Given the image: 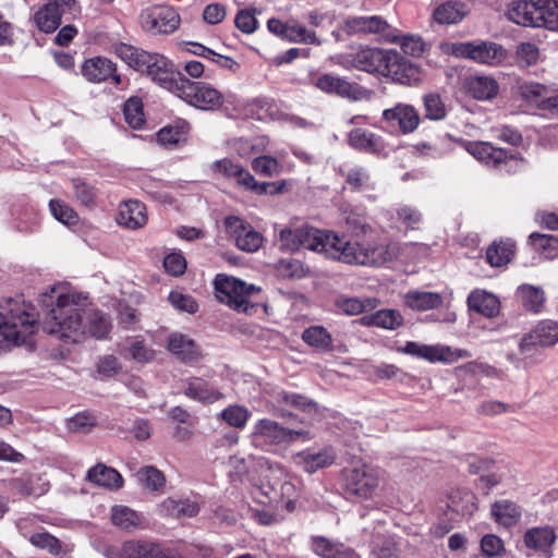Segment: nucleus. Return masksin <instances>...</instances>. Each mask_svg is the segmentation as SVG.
Segmentation results:
<instances>
[{
	"label": "nucleus",
	"mask_w": 558,
	"mask_h": 558,
	"mask_svg": "<svg viewBox=\"0 0 558 558\" xmlns=\"http://www.w3.org/2000/svg\"><path fill=\"white\" fill-rule=\"evenodd\" d=\"M515 64L520 69L536 65L541 61V51L536 44L531 41L520 43L514 52Z\"/></svg>",
	"instance_id": "3c124183"
},
{
	"label": "nucleus",
	"mask_w": 558,
	"mask_h": 558,
	"mask_svg": "<svg viewBox=\"0 0 558 558\" xmlns=\"http://www.w3.org/2000/svg\"><path fill=\"white\" fill-rule=\"evenodd\" d=\"M267 27L270 33L276 36L287 39L291 43L302 44H316L317 37L315 32L307 29L305 26L300 24L296 20H289L282 22L278 19H270L267 22Z\"/></svg>",
	"instance_id": "6ab92c4d"
},
{
	"label": "nucleus",
	"mask_w": 558,
	"mask_h": 558,
	"mask_svg": "<svg viewBox=\"0 0 558 558\" xmlns=\"http://www.w3.org/2000/svg\"><path fill=\"white\" fill-rule=\"evenodd\" d=\"M517 296L527 311L537 313L544 305V292L534 286L522 284L517 290Z\"/></svg>",
	"instance_id": "09e8293b"
},
{
	"label": "nucleus",
	"mask_w": 558,
	"mask_h": 558,
	"mask_svg": "<svg viewBox=\"0 0 558 558\" xmlns=\"http://www.w3.org/2000/svg\"><path fill=\"white\" fill-rule=\"evenodd\" d=\"M448 507L461 517H471L477 510L476 497L466 489L454 490L449 496Z\"/></svg>",
	"instance_id": "a19ab883"
},
{
	"label": "nucleus",
	"mask_w": 558,
	"mask_h": 558,
	"mask_svg": "<svg viewBox=\"0 0 558 558\" xmlns=\"http://www.w3.org/2000/svg\"><path fill=\"white\" fill-rule=\"evenodd\" d=\"M507 17L518 25L558 31V0H514Z\"/></svg>",
	"instance_id": "7ed1b4c3"
},
{
	"label": "nucleus",
	"mask_w": 558,
	"mask_h": 558,
	"mask_svg": "<svg viewBox=\"0 0 558 558\" xmlns=\"http://www.w3.org/2000/svg\"><path fill=\"white\" fill-rule=\"evenodd\" d=\"M219 417L229 426L242 429L251 417V412L243 405L232 404L222 410Z\"/></svg>",
	"instance_id": "5fc2aeb1"
},
{
	"label": "nucleus",
	"mask_w": 558,
	"mask_h": 558,
	"mask_svg": "<svg viewBox=\"0 0 558 558\" xmlns=\"http://www.w3.org/2000/svg\"><path fill=\"white\" fill-rule=\"evenodd\" d=\"M466 14L465 5L458 1H446L435 8L433 17L438 24H457Z\"/></svg>",
	"instance_id": "37998d69"
},
{
	"label": "nucleus",
	"mask_w": 558,
	"mask_h": 558,
	"mask_svg": "<svg viewBox=\"0 0 558 558\" xmlns=\"http://www.w3.org/2000/svg\"><path fill=\"white\" fill-rule=\"evenodd\" d=\"M295 463L307 473L331 465L336 460V453L331 448L318 452L302 451L294 457Z\"/></svg>",
	"instance_id": "7c9ffc66"
},
{
	"label": "nucleus",
	"mask_w": 558,
	"mask_h": 558,
	"mask_svg": "<svg viewBox=\"0 0 558 558\" xmlns=\"http://www.w3.org/2000/svg\"><path fill=\"white\" fill-rule=\"evenodd\" d=\"M388 40L398 44L407 54L420 56L424 51V43L417 36L390 34Z\"/></svg>",
	"instance_id": "e2e57ef3"
},
{
	"label": "nucleus",
	"mask_w": 558,
	"mask_h": 558,
	"mask_svg": "<svg viewBox=\"0 0 558 558\" xmlns=\"http://www.w3.org/2000/svg\"><path fill=\"white\" fill-rule=\"evenodd\" d=\"M124 117L128 124L133 129H141L145 123L143 105L138 98H130L124 104Z\"/></svg>",
	"instance_id": "0e129e2a"
},
{
	"label": "nucleus",
	"mask_w": 558,
	"mask_h": 558,
	"mask_svg": "<svg viewBox=\"0 0 558 558\" xmlns=\"http://www.w3.org/2000/svg\"><path fill=\"white\" fill-rule=\"evenodd\" d=\"M364 326H376L384 329H396L402 325L401 314L395 310H379L361 318Z\"/></svg>",
	"instance_id": "a18cd8bd"
},
{
	"label": "nucleus",
	"mask_w": 558,
	"mask_h": 558,
	"mask_svg": "<svg viewBox=\"0 0 558 558\" xmlns=\"http://www.w3.org/2000/svg\"><path fill=\"white\" fill-rule=\"evenodd\" d=\"M299 438L311 439V436L306 430L290 429L270 418L256 421L250 435L251 444L265 451H272L275 447Z\"/></svg>",
	"instance_id": "423d86ee"
},
{
	"label": "nucleus",
	"mask_w": 558,
	"mask_h": 558,
	"mask_svg": "<svg viewBox=\"0 0 558 558\" xmlns=\"http://www.w3.org/2000/svg\"><path fill=\"white\" fill-rule=\"evenodd\" d=\"M339 172L344 178V189H349L352 192L372 191L375 189V182L365 167L340 168Z\"/></svg>",
	"instance_id": "2f4dec72"
},
{
	"label": "nucleus",
	"mask_w": 558,
	"mask_h": 558,
	"mask_svg": "<svg viewBox=\"0 0 558 558\" xmlns=\"http://www.w3.org/2000/svg\"><path fill=\"white\" fill-rule=\"evenodd\" d=\"M302 340L310 347L316 348L324 352H331L333 350L332 336L323 326H310L304 329Z\"/></svg>",
	"instance_id": "49530a36"
},
{
	"label": "nucleus",
	"mask_w": 558,
	"mask_h": 558,
	"mask_svg": "<svg viewBox=\"0 0 558 558\" xmlns=\"http://www.w3.org/2000/svg\"><path fill=\"white\" fill-rule=\"evenodd\" d=\"M87 480L109 489H119L123 485L122 475L105 464H97L87 472Z\"/></svg>",
	"instance_id": "58836bf2"
},
{
	"label": "nucleus",
	"mask_w": 558,
	"mask_h": 558,
	"mask_svg": "<svg viewBox=\"0 0 558 558\" xmlns=\"http://www.w3.org/2000/svg\"><path fill=\"white\" fill-rule=\"evenodd\" d=\"M468 306L470 310L489 318L496 317L500 311L499 300L484 290L472 291L468 296Z\"/></svg>",
	"instance_id": "473e14b6"
},
{
	"label": "nucleus",
	"mask_w": 558,
	"mask_h": 558,
	"mask_svg": "<svg viewBox=\"0 0 558 558\" xmlns=\"http://www.w3.org/2000/svg\"><path fill=\"white\" fill-rule=\"evenodd\" d=\"M0 312V349L26 343L37 330L38 312L22 300H8Z\"/></svg>",
	"instance_id": "f03ea898"
},
{
	"label": "nucleus",
	"mask_w": 558,
	"mask_h": 558,
	"mask_svg": "<svg viewBox=\"0 0 558 558\" xmlns=\"http://www.w3.org/2000/svg\"><path fill=\"white\" fill-rule=\"evenodd\" d=\"M274 400L279 405L293 408L302 412L312 413L317 411L316 402L296 392H290L281 389L274 393Z\"/></svg>",
	"instance_id": "79ce46f5"
},
{
	"label": "nucleus",
	"mask_w": 558,
	"mask_h": 558,
	"mask_svg": "<svg viewBox=\"0 0 558 558\" xmlns=\"http://www.w3.org/2000/svg\"><path fill=\"white\" fill-rule=\"evenodd\" d=\"M439 49L442 54L469 59L489 66L502 64L509 56L508 50L500 44L487 40L466 43L445 41L439 45Z\"/></svg>",
	"instance_id": "20e7f679"
},
{
	"label": "nucleus",
	"mask_w": 558,
	"mask_h": 558,
	"mask_svg": "<svg viewBox=\"0 0 558 558\" xmlns=\"http://www.w3.org/2000/svg\"><path fill=\"white\" fill-rule=\"evenodd\" d=\"M117 221L120 226L131 230L144 227L147 222L145 205L138 201L123 202L119 206Z\"/></svg>",
	"instance_id": "bb28decb"
},
{
	"label": "nucleus",
	"mask_w": 558,
	"mask_h": 558,
	"mask_svg": "<svg viewBox=\"0 0 558 558\" xmlns=\"http://www.w3.org/2000/svg\"><path fill=\"white\" fill-rule=\"evenodd\" d=\"M380 123L390 132H399L403 135L412 134L421 123L418 110L410 104L397 102L381 113Z\"/></svg>",
	"instance_id": "9b49d317"
},
{
	"label": "nucleus",
	"mask_w": 558,
	"mask_h": 558,
	"mask_svg": "<svg viewBox=\"0 0 558 558\" xmlns=\"http://www.w3.org/2000/svg\"><path fill=\"white\" fill-rule=\"evenodd\" d=\"M342 29L348 35L381 34L387 39L391 33L387 21L378 15L349 17L344 21Z\"/></svg>",
	"instance_id": "412c9836"
},
{
	"label": "nucleus",
	"mask_w": 558,
	"mask_h": 558,
	"mask_svg": "<svg viewBox=\"0 0 558 558\" xmlns=\"http://www.w3.org/2000/svg\"><path fill=\"white\" fill-rule=\"evenodd\" d=\"M111 522L122 530H135L144 524V517L132 508L123 505H116L111 508Z\"/></svg>",
	"instance_id": "ea45409f"
},
{
	"label": "nucleus",
	"mask_w": 558,
	"mask_h": 558,
	"mask_svg": "<svg viewBox=\"0 0 558 558\" xmlns=\"http://www.w3.org/2000/svg\"><path fill=\"white\" fill-rule=\"evenodd\" d=\"M425 118L439 121L446 118L447 109L438 94H427L423 97Z\"/></svg>",
	"instance_id": "13d9d810"
},
{
	"label": "nucleus",
	"mask_w": 558,
	"mask_h": 558,
	"mask_svg": "<svg viewBox=\"0 0 558 558\" xmlns=\"http://www.w3.org/2000/svg\"><path fill=\"white\" fill-rule=\"evenodd\" d=\"M405 306L414 311H428L439 307L442 298L437 292L412 290L403 295Z\"/></svg>",
	"instance_id": "e433bc0d"
},
{
	"label": "nucleus",
	"mask_w": 558,
	"mask_h": 558,
	"mask_svg": "<svg viewBox=\"0 0 558 558\" xmlns=\"http://www.w3.org/2000/svg\"><path fill=\"white\" fill-rule=\"evenodd\" d=\"M203 500L201 497L193 498H166L158 505V512L162 517L173 519L194 518L198 514Z\"/></svg>",
	"instance_id": "4be33fe9"
},
{
	"label": "nucleus",
	"mask_w": 558,
	"mask_h": 558,
	"mask_svg": "<svg viewBox=\"0 0 558 558\" xmlns=\"http://www.w3.org/2000/svg\"><path fill=\"white\" fill-rule=\"evenodd\" d=\"M534 339L541 347H551L558 342V323L553 320L541 322L533 330Z\"/></svg>",
	"instance_id": "864d4df0"
},
{
	"label": "nucleus",
	"mask_w": 558,
	"mask_h": 558,
	"mask_svg": "<svg viewBox=\"0 0 558 558\" xmlns=\"http://www.w3.org/2000/svg\"><path fill=\"white\" fill-rule=\"evenodd\" d=\"M311 547L322 558H360L354 549L324 536L312 537Z\"/></svg>",
	"instance_id": "a878e982"
},
{
	"label": "nucleus",
	"mask_w": 558,
	"mask_h": 558,
	"mask_svg": "<svg viewBox=\"0 0 558 558\" xmlns=\"http://www.w3.org/2000/svg\"><path fill=\"white\" fill-rule=\"evenodd\" d=\"M216 298L239 313L254 310L252 296L260 292V288L246 284L244 281L226 275H218L214 281Z\"/></svg>",
	"instance_id": "39448f33"
},
{
	"label": "nucleus",
	"mask_w": 558,
	"mask_h": 558,
	"mask_svg": "<svg viewBox=\"0 0 558 558\" xmlns=\"http://www.w3.org/2000/svg\"><path fill=\"white\" fill-rule=\"evenodd\" d=\"M168 300L174 308L189 314H195L198 310V304L194 298L179 291L170 292Z\"/></svg>",
	"instance_id": "338daca9"
},
{
	"label": "nucleus",
	"mask_w": 558,
	"mask_h": 558,
	"mask_svg": "<svg viewBox=\"0 0 558 558\" xmlns=\"http://www.w3.org/2000/svg\"><path fill=\"white\" fill-rule=\"evenodd\" d=\"M337 307L347 315H359L367 307H375V300L357 298H339L336 301Z\"/></svg>",
	"instance_id": "bf43d9fd"
},
{
	"label": "nucleus",
	"mask_w": 558,
	"mask_h": 558,
	"mask_svg": "<svg viewBox=\"0 0 558 558\" xmlns=\"http://www.w3.org/2000/svg\"><path fill=\"white\" fill-rule=\"evenodd\" d=\"M553 89L535 82H523L518 86V94L529 106L549 110Z\"/></svg>",
	"instance_id": "b1692460"
},
{
	"label": "nucleus",
	"mask_w": 558,
	"mask_h": 558,
	"mask_svg": "<svg viewBox=\"0 0 558 558\" xmlns=\"http://www.w3.org/2000/svg\"><path fill=\"white\" fill-rule=\"evenodd\" d=\"M342 252V263L355 266L380 267L383 258L379 255V243H362L348 240Z\"/></svg>",
	"instance_id": "dca6fc26"
},
{
	"label": "nucleus",
	"mask_w": 558,
	"mask_h": 558,
	"mask_svg": "<svg viewBox=\"0 0 558 558\" xmlns=\"http://www.w3.org/2000/svg\"><path fill=\"white\" fill-rule=\"evenodd\" d=\"M402 352L430 363H452L459 359L471 357V353L468 350L452 349L441 344H422L414 341L407 342L402 348Z\"/></svg>",
	"instance_id": "f8f14e48"
},
{
	"label": "nucleus",
	"mask_w": 558,
	"mask_h": 558,
	"mask_svg": "<svg viewBox=\"0 0 558 558\" xmlns=\"http://www.w3.org/2000/svg\"><path fill=\"white\" fill-rule=\"evenodd\" d=\"M177 95L189 105L202 110H216L225 101L222 93L210 84L192 82L186 77L181 78Z\"/></svg>",
	"instance_id": "1a4fd4ad"
},
{
	"label": "nucleus",
	"mask_w": 558,
	"mask_h": 558,
	"mask_svg": "<svg viewBox=\"0 0 558 558\" xmlns=\"http://www.w3.org/2000/svg\"><path fill=\"white\" fill-rule=\"evenodd\" d=\"M469 94L477 100H490L499 92V84L493 76H471L466 81Z\"/></svg>",
	"instance_id": "c9c22d12"
},
{
	"label": "nucleus",
	"mask_w": 558,
	"mask_h": 558,
	"mask_svg": "<svg viewBox=\"0 0 558 558\" xmlns=\"http://www.w3.org/2000/svg\"><path fill=\"white\" fill-rule=\"evenodd\" d=\"M142 26L151 34L173 33L180 24V15L171 7L156 5L141 14Z\"/></svg>",
	"instance_id": "ddd939ff"
},
{
	"label": "nucleus",
	"mask_w": 558,
	"mask_h": 558,
	"mask_svg": "<svg viewBox=\"0 0 558 558\" xmlns=\"http://www.w3.org/2000/svg\"><path fill=\"white\" fill-rule=\"evenodd\" d=\"M252 169L258 175L271 178L280 174L281 165L276 158L264 155L253 159Z\"/></svg>",
	"instance_id": "680f3d73"
},
{
	"label": "nucleus",
	"mask_w": 558,
	"mask_h": 558,
	"mask_svg": "<svg viewBox=\"0 0 558 558\" xmlns=\"http://www.w3.org/2000/svg\"><path fill=\"white\" fill-rule=\"evenodd\" d=\"M135 475L140 484L151 492L161 489L166 484L162 472L151 465L141 468Z\"/></svg>",
	"instance_id": "603ef678"
},
{
	"label": "nucleus",
	"mask_w": 558,
	"mask_h": 558,
	"mask_svg": "<svg viewBox=\"0 0 558 558\" xmlns=\"http://www.w3.org/2000/svg\"><path fill=\"white\" fill-rule=\"evenodd\" d=\"M116 71V64L104 57L88 59L82 65L83 76L92 83H100L112 78V81L119 85L121 83V76L117 74Z\"/></svg>",
	"instance_id": "5701e85b"
},
{
	"label": "nucleus",
	"mask_w": 558,
	"mask_h": 558,
	"mask_svg": "<svg viewBox=\"0 0 558 558\" xmlns=\"http://www.w3.org/2000/svg\"><path fill=\"white\" fill-rule=\"evenodd\" d=\"M184 395L203 403H214L215 401L222 398L221 392L198 377L189 378L185 381Z\"/></svg>",
	"instance_id": "72a5a7b5"
},
{
	"label": "nucleus",
	"mask_w": 558,
	"mask_h": 558,
	"mask_svg": "<svg viewBox=\"0 0 558 558\" xmlns=\"http://www.w3.org/2000/svg\"><path fill=\"white\" fill-rule=\"evenodd\" d=\"M46 308L44 329L60 339L77 343L88 336L104 339L110 332L107 315L95 310H85L86 298L62 287H53L41 295Z\"/></svg>",
	"instance_id": "f257e3e1"
},
{
	"label": "nucleus",
	"mask_w": 558,
	"mask_h": 558,
	"mask_svg": "<svg viewBox=\"0 0 558 558\" xmlns=\"http://www.w3.org/2000/svg\"><path fill=\"white\" fill-rule=\"evenodd\" d=\"M464 147L474 158L488 166H498L508 159L505 149L494 147L487 142H466Z\"/></svg>",
	"instance_id": "c756f323"
},
{
	"label": "nucleus",
	"mask_w": 558,
	"mask_h": 558,
	"mask_svg": "<svg viewBox=\"0 0 558 558\" xmlns=\"http://www.w3.org/2000/svg\"><path fill=\"white\" fill-rule=\"evenodd\" d=\"M397 218L407 229L412 230L417 229L423 220L422 214L416 208L408 205L400 206L397 209Z\"/></svg>",
	"instance_id": "774afa93"
},
{
	"label": "nucleus",
	"mask_w": 558,
	"mask_h": 558,
	"mask_svg": "<svg viewBox=\"0 0 558 558\" xmlns=\"http://www.w3.org/2000/svg\"><path fill=\"white\" fill-rule=\"evenodd\" d=\"M125 551L131 558H183L171 550H165L160 546L148 542H130Z\"/></svg>",
	"instance_id": "4c0bfd02"
},
{
	"label": "nucleus",
	"mask_w": 558,
	"mask_h": 558,
	"mask_svg": "<svg viewBox=\"0 0 558 558\" xmlns=\"http://www.w3.org/2000/svg\"><path fill=\"white\" fill-rule=\"evenodd\" d=\"M529 240L533 248L546 259L558 257V236L534 232Z\"/></svg>",
	"instance_id": "8fccbe9b"
},
{
	"label": "nucleus",
	"mask_w": 558,
	"mask_h": 558,
	"mask_svg": "<svg viewBox=\"0 0 558 558\" xmlns=\"http://www.w3.org/2000/svg\"><path fill=\"white\" fill-rule=\"evenodd\" d=\"M557 536L550 526H537L529 529L523 536L524 545L546 557L551 556V545Z\"/></svg>",
	"instance_id": "393cba45"
},
{
	"label": "nucleus",
	"mask_w": 558,
	"mask_h": 558,
	"mask_svg": "<svg viewBox=\"0 0 558 558\" xmlns=\"http://www.w3.org/2000/svg\"><path fill=\"white\" fill-rule=\"evenodd\" d=\"M225 227L236 246L244 252H256L263 244L262 234L239 217H227Z\"/></svg>",
	"instance_id": "2eb2a0df"
},
{
	"label": "nucleus",
	"mask_w": 558,
	"mask_h": 558,
	"mask_svg": "<svg viewBox=\"0 0 558 558\" xmlns=\"http://www.w3.org/2000/svg\"><path fill=\"white\" fill-rule=\"evenodd\" d=\"M302 247L323 253L326 257L342 263V252L348 239L331 231L319 230L310 226H301Z\"/></svg>",
	"instance_id": "6e6552de"
},
{
	"label": "nucleus",
	"mask_w": 558,
	"mask_h": 558,
	"mask_svg": "<svg viewBox=\"0 0 558 558\" xmlns=\"http://www.w3.org/2000/svg\"><path fill=\"white\" fill-rule=\"evenodd\" d=\"M541 345L533 337L532 331L526 333L520 341L519 350L522 357L531 363H537L541 355Z\"/></svg>",
	"instance_id": "69168bd1"
},
{
	"label": "nucleus",
	"mask_w": 558,
	"mask_h": 558,
	"mask_svg": "<svg viewBox=\"0 0 558 558\" xmlns=\"http://www.w3.org/2000/svg\"><path fill=\"white\" fill-rule=\"evenodd\" d=\"M72 186V198L82 207L93 209L97 206L98 191L97 189L77 178L71 181Z\"/></svg>",
	"instance_id": "c03bdc74"
},
{
	"label": "nucleus",
	"mask_w": 558,
	"mask_h": 558,
	"mask_svg": "<svg viewBox=\"0 0 558 558\" xmlns=\"http://www.w3.org/2000/svg\"><path fill=\"white\" fill-rule=\"evenodd\" d=\"M390 49L364 47L350 57L352 68L367 73L383 75Z\"/></svg>",
	"instance_id": "aec40b11"
},
{
	"label": "nucleus",
	"mask_w": 558,
	"mask_h": 558,
	"mask_svg": "<svg viewBox=\"0 0 558 558\" xmlns=\"http://www.w3.org/2000/svg\"><path fill=\"white\" fill-rule=\"evenodd\" d=\"M490 515L496 523L510 529L520 522L522 508L512 500L501 499L492 505Z\"/></svg>",
	"instance_id": "cd10ccee"
},
{
	"label": "nucleus",
	"mask_w": 558,
	"mask_h": 558,
	"mask_svg": "<svg viewBox=\"0 0 558 558\" xmlns=\"http://www.w3.org/2000/svg\"><path fill=\"white\" fill-rule=\"evenodd\" d=\"M280 484V478L275 477L274 481H268L265 483L260 481L259 484L254 485V489L252 492L253 496L260 502H278L279 501V490L278 486Z\"/></svg>",
	"instance_id": "6e6d98bb"
},
{
	"label": "nucleus",
	"mask_w": 558,
	"mask_h": 558,
	"mask_svg": "<svg viewBox=\"0 0 558 558\" xmlns=\"http://www.w3.org/2000/svg\"><path fill=\"white\" fill-rule=\"evenodd\" d=\"M167 348L184 363H193L201 357V352L195 341L179 332L169 336Z\"/></svg>",
	"instance_id": "c85d7f7f"
},
{
	"label": "nucleus",
	"mask_w": 558,
	"mask_h": 558,
	"mask_svg": "<svg viewBox=\"0 0 558 558\" xmlns=\"http://www.w3.org/2000/svg\"><path fill=\"white\" fill-rule=\"evenodd\" d=\"M116 54L123 60L128 65L138 71L142 69V54H147L148 52L144 50H138L135 47L126 44H118L114 47Z\"/></svg>",
	"instance_id": "052dcab7"
},
{
	"label": "nucleus",
	"mask_w": 558,
	"mask_h": 558,
	"mask_svg": "<svg viewBox=\"0 0 558 558\" xmlns=\"http://www.w3.org/2000/svg\"><path fill=\"white\" fill-rule=\"evenodd\" d=\"M314 85L326 94L337 95L354 101L363 99L367 94V92L359 84L351 83L345 78L331 73L318 75L314 80Z\"/></svg>",
	"instance_id": "4468645a"
},
{
	"label": "nucleus",
	"mask_w": 558,
	"mask_h": 558,
	"mask_svg": "<svg viewBox=\"0 0 558 558\" xmlns=\"http://www.w3.org/2000/svg\"><path fill=\"white\" fill-rule=\"evenodd\" d=\"M383 76L403 85H413L421 81V71L398 51L390 49Z\"/></svg>",
	"instance_id": "f3484780"
},
{
	"label": "nucleus",
	"mask_w": 558,
	"mask_h": 558,
	"mask_svg": "<svg viewBox=\"0 0 558 558\" xmlns=\"http://www.w3.org/2000/svg\"><path fill=\"white\" fill-rule=\"evenodd\" d=\"M514 254V245L510 241L494 242L486 251V260L493 267L508 264Z\"/></svg>",
	"instance_id": "de8ad7c7"
},
{
	"label": "nucleus",
	"mask_w": 558,
	"mask_h": 558,
	"mask_svg": "<svg viewBox=\"0 0 558 558\" xmlns=\"http://www.w3.org/2000/svg\"><path fill=\"white\" fill-rule=\"evenodd\" d=\"M349 143L352 147L377 154L385 149V143L381 136L365 129H354L349 133Z\"/></svg>",
	"instance_id": "f704fd0d"
},
{
	"label": "nucleus",
	"mask_w": 558,
	"mask_h": 558,
	"mask_svg": "<svg viewBox=\"0 0 558 558\" xmlns=\"http://www.w3.org/2000/svg\"><path fill=\"white\" fill-rule=\"evenodd\" d=\"M380 481V471L367 464L343 470V488L349 498L366 500L372 498Z\"/></svg>",
	"instance_id": "0eeeda50"
},
{
	"label": "nucleus",
	"mask_w": 558,
	"mask_h": 558,
	"mask_svg": "<svg viewBox=\"0 0 558 558\" xmlns=\"http://www.w3.org/2000/svg\"><path fill=\"white\" fill-rule=\"evenodd\" d=\"M51 215L66 226H74L78 222L77 213L66 203L60 199H51L49 203Z\"/></svg>",
	"instance_id": "4d7b16f0"
},
{
	"label": "nucleus",
	"mask_w": 558,
	"mask_h": 558,
	"mask_svg": "<svg viewBox=\"0 0 558 558\" xmlns=\"http://www.w3.org/2000/svg\"><path fill=\"white\" fill-rule=\"evenodd\" d=\"M75 4V0H48L34 15V22L39 31L53 33L61 24L66 10Z\"/></svg>",
	"instance_id": "a211bd4d"
},
{
	"label": "nucleus",
	"mask_w": 558,
	"mask_h": 558,
	"mask_svg": "<svg viewBox=\"0 0 558 558\" xmlns=\"http://www.w3.org/2000/svg\"><path fill=\"white\" fill-rule=\"evenodd\" d=\"M142 69L138 72L146 74L161 87L177 94L181 78H185L175 69L174 64L159 53L142 54Z\"/></svg>",
	"instance_id": "9d476101"
}]
</instances>
